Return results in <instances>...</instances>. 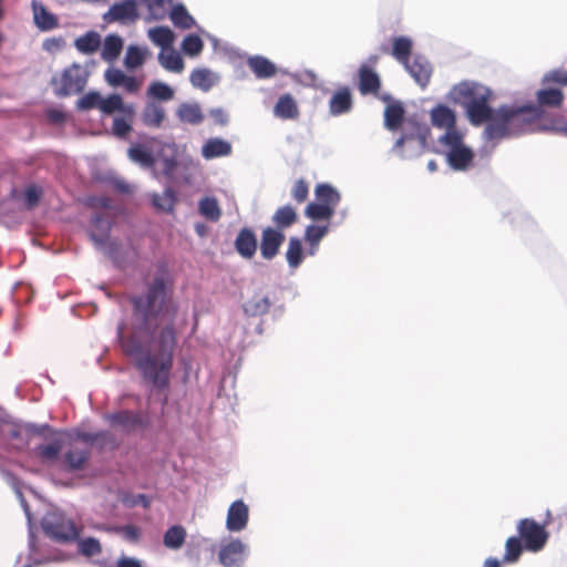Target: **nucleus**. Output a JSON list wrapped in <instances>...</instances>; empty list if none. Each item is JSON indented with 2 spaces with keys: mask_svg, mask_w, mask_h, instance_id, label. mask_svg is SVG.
Instances as JSON below:
<instances>
[{
  "mask_svg": "<svg viewBox=\"0 0 567 567\" xmlns=\"http://www.w3.org/2000/svg\"><path fill=\"white\" fill-rule=\"evenodd\" d=\"M358 89L362 95L372 94L378 96L381 89L379 74L367 65H362L358 72Z\"/></svg>",
  "mask_w": 567,
  "mask_h": 567,
  "instance_id": "f3484780",
  "label": "nucleus"
},
{
  "mask_svg": "<svg viewBox=\"0 0 567 567\" xmlns=\"http://www.w3.org/2000/svg\"><path fill=\"white\" fill-rule=\"evenodd\" d=\"M517 530L519 538L524 542L525 549L532 553L540 551L549 537L545 527L530 518L520 519L517 524Z\"/></svg>",
  "mask_w": 567,
  "mask_h": 567,
  "instance_id": "0eeeda50",
  "label": "nucleus"
},
{
  "mask_svg": "<svg viewBox=\"0 0 567 567\" xmlns=\"http://www.w3.org/2000/svg\"><path fill=\"white\" fill-rule=\"evenodd\" d=\"M272 223L276 227L282 231L286 228L291 227L298 220V214L291 205H285L279 207L272 215Z\"/></svg>",
  "mask_w": 567,
  "mask_h": 567,
  "instance_id": "a878e982",
  "label": "nucleus"
},
{
  "mask_svg": "<svg viewBox=\"0 0 567 567\" xmlns=\"http://www.w3.org/2000/svg\"><path fill=\"white\" fill-rule=\"evenodd\" d=\"M412 51V41L406 37H398L393 39L392 55L402 64H406L410 60Z\"/></svg>",
  "mask_w": 567,
  "mask_h": 567,
  "instance_id": "4c0bfd02",
  "label": "nucleus"
},
{
  "mask_svg": "<svg viewBox=\"0 0 567 567\" xmlns=\"http://www.w3.org/2000/svg\"><path fill=\"white\" fill-rule=\"evenodd\" d=\"M141 121L148 128H161L167 121L165 106L154 100H148L142 109Z\"/></svg>",
  "mask_w": 567,
  "mask_h": 567,
  "instance_id": "9d476101",
  "label": "nucleus"
},
{
  "mask_svg": "<svg viewBox=\"0 0 567 567\" xmlns=\"http://www.w3.org/2000/svg\"><path fill=\"white\" fill-rule=\"evenodd\" d=\"M271 307V301L266 296L255 295L244 305V312L249 317L266 315Z\"/></svg>",
  "mask_w": 567,
  "mask_h": 567,
  "instance_id": "c756f323",
  "label": "nucleus"
},
{
  "mask_svg": "<svg viewBox=\"0 0 567 567\" xmlns=\"http://www.w3.org/2000/svg\"><path fill=\"white\" fill-rule=\"evenodd\" d=\"M148 51L146 49L131 45L126 51L124 64L127 69H136L144 63Z\"/></svg>",
  "mask_w": 567,
  "mask_h": 567,
  "instance_id": "09e8293b",
  "label": "nucleus"
},
{
  "mask_svg": "<svg viewBox=\"0 0 567 567\" xmlns=\"http://www.w3.org/2000/svg\"><path fill=\"white\" fill-rule=\"evenodd\" d=\"M203 48L204 43L197 34L186 35L182 43L183 51L190 56L198 55L203 51Z\"/></svg>",
  "mask_w": 567,
  "mask_h": 567,
  "instance_id": "603ef678",
  "label": "nucleus"
},
{
  "mask_svg": "<svg viewBox=\"0 0 567 567\" xmlns=\"http://www.w3.org/2000/svg\"><path fill=\"white\" fill-rule=\"evenodd\" d=\"M148 38L163 50L171 48L175 39L173 31L167 27L150 29Z\"/></svg>",
  "mask_w": 567,
  "mask_h": 567,
  "instance_id": "e433bc0d",
  "label": "nucleus"
},
{
  "mask_svg": "<svg viewBox=\"0 0 567 567\" xmlns=\"http://www.w3.org/2000/svg\"><path fill=\"white\" fill-rule=\"evenodd\" d=\"M45 432L54 434L55 436L60 435V433H61L59 431L53 430L50 425H42L40 427H37V431H35V433L39 434V435H44Z\"/></svg>",
  "mask_w": 567,
  "mask_h": 567,
  "instance_id": "69168bd1",
  "label": "nucleus"
},
{
  "mask_svg": "<svg viewBox=\"0 0 567 567\" xmlns=\"http://www.w3.org/2000/svg\"><path fill=\"white\" fill-rule=\"evenodd\" d=\"M309 195V184L306 179L300 178L295 182L291 188V197L297 204H302Z\"/></svg>",
  "mask_w": 567,
  "mask_h": 567,
  "instance_id": "6e6d98bb",
  "label": "nucleus"
},
{
  "mask_svg": "<svg viewBox=\"0 0 567 567\" xmlns=\"http://www.w3.org/2000/svg\"><path fill=\"white\" fill-rule=\"evenodd\" d=\"M414 132H403L402 135L395 141L394 148L401 150L405 142L417 138L421 144L426 142L429 136V128L422 124L413 123Z\"/></svg>",
  "mask_w": 567,
  "mask_h": 567,
  "instance_id": "79ce46f5",
  "label": "nucleus"
},
{
  "mask_svg": "<svg viewBox=\"0 0 567 567\" xmlns=\"http://www.w3.org/2000/svg\"><path fill=\"white\" fill-rule=\"evenodd\" d=\"M33 19L35 25L42 31L55 29L59 25L58 18L35 0L32 1Z\"/></svg>",
  "mask_w": 567,
  "mask_h": 567,
  "instance_id": "4be33fe9",
  "label": "nucleus"
},
{
  "mask_svg": "<svg viewBox=\"0 0 567 567\" xmlns=\"http://www.w3.org/2000/svg\"><path fill=\"white\" fill-rule=\"evenodd\" d=\"M236 251L245 259H251L257 251L258 243L250 228H241L235 239Z\"/></svg>",
  "mask_w": 567,
  "mask_h": 567,
  "instance_id": "a211bd4d",
  "label": "nucleus"
},
{
  "mask_svg": "<svg viewBox=\"0 0 567 567\" xmlns=\"http://www.w3.org/2000/svg\"><path fill=\"white\" fill-rule=\"evenodd\" d=\"M248 516L249 512L247 505L241 499L234 502L229 506L227 513V529L230 532H240L245 529L248 523Z\"/></svg>",
  "mask_w": 567,
  "mask_h": 567,
  "instance_id": "dca6fc26",
  "label": "nucleus"
},
{
  "mask_svg": "<svg viewBox=\"0 0 567 567\" xmlns=\"http://www.w3.org/2000/svg\"><path fill=\"white\" fill-rule=\"evenodd\" d=\"M210 115L221 124L226 122L224 111L220 109L212 110Z\"/></svg>",
  "mask_w": 567,
  "mask_h": 567,
  "instance_id": "338daca9",
  "label": "nucleus"
},
{
  "mask_svg": "<svg viewBox=\"0 0 567 567\" xmlns=\"http://www.w3.org/2000/svg\"><path fill=\"white\" fill-rule=\"evenodd\" d=\"M123 49V41L116 34H110L104 39L102 48V59L112 62L118 58Z\"/></svg>",
  "mask_w": 567,
  "mask_h": 567,
  "instance_id": "473e14b6",
  "label": "nucleus"
},
{
  "mask_svg": "<svg viewBox=\"0 0 567 567\" xmlns=\"http://www.w3.org/2000/svg\"><path fill=\"white\" fill-rule=\"evenodd\" d=\"M247 64L258 79H269L277 73L276 65L270 60L261 55L250 56Z\"/></svg>",
  "mask_w": 567,
  "mask_h": 567,
  "instance_id": "5701e85b",
  "label": "nucleus"
},
{
  "mask_svg": "<svg viewBox=\"0 0 567 567\" xmlns=\"http://www.w3.org/2000/svg\"><path fill=\"white\" fill-rule=\"evenodd\" d=\"M112 223L113 220L109 212L95 214L91 220L89 236L99 249L103 250L111 258H115L118 244L110 237Z\"/></svg>",
  "mask_w": 567,
  "mask_h": 567,
  "instance_id": "39448f33",
  "label": "nucleus"
},
{
  "mask_svg": "<svg viewBox=\"0 0 567 567\" xmlns=\"http://www.w3.org/2000/svg\"><path fill=\"white\" fill-rule=\"evenodd\" d=\"M404 66L419 85L422 87L427 85L432 74V68L426 59L416 55L411 62L409 60Z\"/></svg>",
  "mask_w": 567,
  "mask_h": 567,
  "instance_id": "aec40b11",
  "label": "nucleus"
},
{
  "mask_svg": "<svg viewBox=\"0 0 567 567\" xmlns=\"http://www.w3.org/2000/svg\"><path fill=\"white\" fill-rule=\"evenodd\" d=\"M246 546L239 539L223 544L219 549V561L225 567H240L245 559Z\"/></svg>",
  "mask_w": 567,
  "mask_h": 567,
  "instance_id": "9b49d317",
  "label": "nucleus"
},
{
  "mask_svg": "<svg viewBox=\"0 0 567 567\" xmlns=\"http://www.w3.org/2000/svg\"><path fill=\"white\" fill-rule=\"evenodd\" d=\"M121 532L123 534V536L127 539V540H131V542H136L138 540L140 536H141V530L138 527L134 526V525H125V526H122L121 527Z\"/></svg>",
  "mask_w": 567,
  "mask_h": 567,
  "instance_id": "680f3d73",
  "label": "nucleus"
},
{
  "mask_svg": "<svg viewBox=\"0 0 567 567\" xmlns=\"http://www.w3.org/2000/svg\"><path fill=\"white\" fill-rule=\"evenodd\" d=\"M286 236L279 229H275L274 227H266L261 233V241H260V254L261 257L266 260L274 259L285 243Z\"/></svg>",
  "mask_w": 567,
  "mask_h": 567,
  "instance_id": "1a4fd4ad",
  "label": "nucleus"
},
{
  "mask_svg": "<svg viewBox=\"0 0 567 567\" xmlns=\"http://www.w3.org/2000/svg\"><path fill=\"white\" fill-rule=\"evenodd\" d=\"M329 226L309 225L305 231V239L310 245V255H315L321 239L328 234Z\"/></svg>",
  "mask_w": 567,
  "mask_h": 567,
  "instance_id": "c9c22d12",
  "label": "nucleus"
},
{
  "mask_svg": "<svg viewBox=\"0 0 567 567\" xmlns=\"http://www.w3.org/2000/svg\"><path fill=\"white\" fill-rule=\"evenodd\" d=\"M564 94L559 89H543L537 92V101L540 106H559Z\"/></svg>",
  "mask_w": 567,
  "mask_h": 567,
  "instance_id": "37998d69",
  "label": "nucleus"
},
{
  "mask_svg": "<svg viewBox=\"0 0 567 567\" xmlns=\"http://www.w3.org/2000/svg\"><path fill=\"white\" fill-rule=\"evenodd\" d=\"M159 63L168 71L181 72L184 68L183 59L173 49L163 50L158 54Z\"/></svg>",
  "mask_w": 567,
  "mask_h": 567,
  "instance_id": "c03bdc74",
  "label": "nucleus"
},
{
  "mask_svg": "<svg viewBox=\"0 0 567 567\" xmlns=\"http://www.w3.org/2000/svg\"><path fill=\"white\" fill-rule=\"evenodd\" d=\"M190 83L195 87H199V89L205 90V91L209 90L210 86L213 85V81H212V78H210V72L205 70V69L194 70L190 73Z\"/></svg>",
  "mask_w": 567,
  "mask_h": 567,
  "instance_id": "864d4df0",
  "label": "nucleus"
},
{
  "mask_svg": "<svg viewBox=\"0 0 567 567\" xmlns=\"http://www.w3.org/2000/svg\"><path fill=\"white\" fill-rule=\"evenodd\" d=\"M127 155L131 161L137 163L142 167L152 168L155 159L152 152L144 145L136 144L128 148Z\"/></svg>",
  "mask_w": 567,
  "mask_h": 567,
  "instance_id": "72a5a7b5",
  "label": "nucleus"
},
{
  "mask_svg": "<svg viewBox=\"0 0 567 567\" xmlns=\"http://www.w3.org/2000/svg\"><path fill=\"white\" fill-rule=\"evenodd\" d=\"M484 567H501V560L495 557H488L484 561Z\"/></svg>",
  "mask_w": 567,
  "mask_h": 567,
  "instance_id": "774afa93",
  "label": "nucleus"
},
{
  "mask_svg": "<svg viewBox=\"0 0 567 567\" xmlns=\"http://www.w3.org/2000/svg\"><path fill=\"white\" fill-rule=\"evenodd\" d=\"M42 529L51 539L62 544L79 540L81 533L71 518L59 512H50L43 517Z\"/></svg>",
  "mask_w": 567,
  "mask_h": 567,
  "instance_id": "20e7f679",
  "label": "nucleus"
},
{
  "mask_svg": "<svg viewBox=\"0 0 567 567\" xmlns=\"http://www.w3.org/2000/svg\"><path fill=\"white\" fill-rule=\"evenodd\" d=\"M491 90L473 81H463V107L474 126L485 124L482 138L485 145L480 150L481 161H486L495 146L503 140L520 135L526 126L542 117V110L535 104H488Z\"/></svg>",
  "mask_w": 567,
  "mask_h": 567,
  "instance_id": "f03ea898",
  "label": "nucleus"
},
{
  "mask_svg": "<svg viewBox=\"0 0 567 567\" xmlns=\"http://www.w3.org/2000/svg\"><path fill=\"white\" fill-rule=\"evenodd\" d=\"M382 101L389 104L384 109V126L391 132L398 131L404 121L405 110L401 102L392 101L390 95H383L380 97Z\"/></svg>",
  "mask_w": 567,
  "mask_h": 567,
  "instance_id": "4468645a",
  "label": "nucleus"
},
{
  "mask_svg": "<svg viewBox=\"0 0 567 567\" xmlns=\"http://www.w3.org/2000/svg\"><path fill=\"white\" fill-rule=\"evenodd\" d=\"M152 203L157 209H161L163 212H172L176 203V197L173 188L167 187L162 195L154 194Z\"/></svg>",
  "mask_w": 567,
  "mask_h": 567,
  "instance_id": "de8ad7c7",
  "label": "nucleus"
},
{
  "mask_svg": "<svg viewBox=\"0 0 567 567\" xmlns=\"http://www.w3.org/2000/svg\"><path fill=\"white\" fill-rule=\"evenodd\" d=\"M163 168L162 173L164 176L172 178L176 168H177V161L175 157H164L162 159Z\"/></svg>",
  "mask_w": 567,
  "mask_h": 567,
  "instance_id": "052dcab7",
  "label": "nucleus"
},
{
  "mask_svg": "<svg viewBox=\"0 0 567 567\" xmlns=\"http://www.w3.org/2000/svg\"><path fill=\"white\" fill-rule=\"evenodd\" d=\"M105 420L110 423L111 426L122 429L126 432L134 431L135 429L142 427L145 424L140 412H133L128 410L106 414Z\"/></svg>",
  "mask_w": 567,
  "mask_h": 567,
  "instance_id": "f8f14e48",
  "label": "nucleus"
},
{
  "mask_svg": "<svg viewBox=\"0 0 567 567\" xmlns=\"http://www.w3.org/2000/svg\"><path fill=\"white\" fill-rule=\"evenodd\" d=\"M109 14L115 21H134L137 19L136 2L134 0H125L111 7Z\"/></svg>",
  "mask_w": 567,
  "mask_h": 567,
  "instance_id": "393cba45",
  "label": "nucleus"
},
{
  "mask_svg": "<svg viewBox=\"0 0 567 567\" xmlns=\"http://www.w3.org/2000/svg\"><path fill=\"white\" fill-rule=\"evenodd\" d=\"M315 195L317 202L328 205L333 210L340 202L339 192L329 184H318L315 188Z\"/></svg>",
  "mask_w": 567,
  "mask_h": 567,
  "instance_id": "c85d7f7f",
  "label": "nucleus"
},
{
  "mask_svg": "<svg viewBox=\"0 0 567 567\" xmlns=\"http://www.w3.org/2000/svg\"><path fill=\"white\" fill-rule=\"evenodd\" d=\"M110 436V434L105 431H101V432H95V433H92V432H83V431H78L75 432V439L85 443V444H93L95 443L96 441H100V440H105Z\"/></svg>",
  "mask_w": 567,
  "mask_h": 567,
  "instance_id": "13d9d810",
  "label": "nucleus"
},
{
  "mask_svg": "<svg viewBox=\"0 0 567 567\" xmlns=\"http://www.w3.org/2000/svg\"><path fill=\"white\" fill-rule=\"evenodd\" d=\"M305 215L315 220H327L329 221L334 215V210L319 202L309 203L305 209Z\"/></svg>",
  "mask_w": 567,
  "mask_h": 567,
  "instance_id": "58836bf2",
  "label": "nucleus"
},
{
  "mask_svg": "<svg viewBox=\"0 0 567 567\" xmlns=\"http://www.w3.org/2000/svg\"><path fill=\"white\" fill-rule=\"evenodd\" d=\"M525 547L522 544V539L519 537L512 536L507 538L505 543V555L503 561L508 564L516 563L519 559Z\"/></svg>",
  "mask_w": 567,
  "mask_h": 567,
  "instance_id": "a18cd8bd",
  "label": "nucleus"
},
{
  "mask_svg": "<svg viewBox=\"0 0 567 567\" xmlns=\"http://www.w3.org/2000/svg\"><path fill=\"white\" fill-rule=\"evenodd\" d=\"M431 123L445 133L437 138V154L444 155L454 171H461V132L456 128V113L444 104L435 105L430 112Z\"/></svg>",
  "mask_w": 567,
  "mask_h": 567,
  "instance_id": "7ed1b4c3",
  "label": "nucleus"
},
{
  "mask_svg": "<svg viewBox=\"0 0 567 567\" xmlns=\"http://www.w3.org/2000/svg\"><path fill=\"white\" fill-rule=\"evenodd\" d=\"M353 105L352 94L349 87L338 89L329 101V111L333 116L348 113Z\"/></svg>",
  "mask_w": 567,
  "mask_h": 567,
  "instance_id": "412c9836",
  "label": "nucleus"
},
{
  "mask_svg": "<svg viewBox=\"0 0 567 567\" xmlns=\"http://www.w3.org/2000/svg\"><path fill=\"white\" fill-rule=\"evenodd\" d=\"M133 105L132 103L125 104L121 95L111 94L105 99L102 97L100 111L104 114H113L115 112L127 113L130 116L132 115Z\"/></svg>",
  "mask_w": 567,
  "mask_h": 567,
  "instance_id": "bb28decb",
  "label": "nucleus"
},
{
  "mask_svg": "<svg viewBox=\"0 0 567 567\" xmlns=\"http://www.w3.org/2000/svg\"><path fill=\"white\" fill-rule=\"evenodd\" d=\"M176 116L184 124L198 125L204 121V114L196 103H182L176 110Z\"/></svg>",
  "mask_w": 567,
  "mask_h": 567,
  "instance_id": "b1692460",
  "label": "nucleus"
},
{
  "mask_svg": "<svg viewBox=\"0 0 567 567\" xmlns=\"http://www.w3.org/2000/svg\"><path fill=\"white\" fill-rule=\"evenodd\" d=\"M42 195H43V190L40 186H38L35 184L29 185L24 190L25 205L29 208L35 207L39 204Z\"/></svg>",
  "mask_w": 567,
  "mask_h": 567,
  "instance_id": "4d7b16f0",
  "label": "nucleus"
},
{
  "mask_svg": "<svg viewBox=\"0 0 567 567\" xmlns=\"http://www.w3.org/2000/svg\"><path fill=\"white\" fill-rule=\"evenodd\" d=\"M147 96L150 100L158 102H167L174 97V90L166 83L155 81L152 82L147 89Z\"/></svg>",
  "mask_w": 567,
  "mask_h": 567,
  "instance_id": "a19ab883",
  "label": "nucleus"
},
{
  "mask_svg": "<svg viewBox=\"0 0 567 567\" xmlns=\"http://www.w3.org/2000/svg\"><path fill=\"white\" fill-rule=\"evenodd\" d=\"M79 551L83 556L93 557L101 554L102 546L96 538L87 537L79 540Z\"/></svg>",
  "mask_w": 567,
  "mask_h": 567,
  "instance_id": "5fc2aeb1",
  "label": "nucleus"
},
{
  "mask_svg": "<svg viewBox=\"0 0 567 567\" xmlns=\"http://www.w3.org/2000/svg\"><path fill=\"white\" fill-rule=\"evenodd\" d=\"M173 23L182 29H190L195 21L183 6L175 7L171 12Z\"/></svg>",
  "mask_w": 567,
  "mask_h": 567,
  "instance_id": "8fccbe9b",
  "label": "nucleus"
},
{
  "mask_svg": "<svg viewBox=\"0 0 567 567\" xmlns=\"http://www.w3.org/2000/svg\"><path fill=\"white\" fill-rule=\"evenodd\" d=\"M475 156L474 152L463 144V172L472 165Z\"/></svg>",
  "mask_w": 567,
  "mask_h": 567,
  "instance_id": "e2e57ef3",
  "label": "nucleus"
},
{
  "mask_svg": "<svg viewBox=\"0 0 567 567\" xmlns=\"http://www.w3.org/2000/svg\"><path fill=\"white\" fill-rule=\"evenodd\" d=\"M274 115L284 121L298 120L300 110L296 99L290 93L280 95L274 106Z\"/></svg>",
  "mask_w": 567,
  "mask_h": 567,
  "instance_id": "6ab92c4d",
  "label": "nucleus"
},
{
  "mask_svg": "<svg viewBox=\"0 0 567 567\" xmlns=\"http://www.w3.org/2000/svg\"><path fill=\"white\" fill-rule=\"evenodd\" d=\"M198 213L209 221H218L221 217V208L215 197H203L198 202Z\"/></svg>",
  "mask_w": 567,
  "mask_h": 567,
  "instance_id": "2f4dec72",
  "label": "nucleus"
},
{
  "mask_svg": "<svg viewBox=\"0 0 567 567\" xmlns=\"http://www.w3.org/2000/svg\"><path fill=\"white\" fill-rule=\"evenodd\" d=\"M169 284L167 267L161 265L146 293L131 298V322L117 328L123 353L159 389L168 385L177 346V306L167 293Z\"/></svg>",
  "mask_w": 567,
  "mask_h": 567,
  "instance_id": "f257e3e1",
  "label": "nucleus"
},
{
  "mask_svg": "<svg viewBox=\"0 0 567 567\" xmlns=\"http://www.w3.org/2000/svg\"><path fill=\"white\" fill-rule=\"evenodd\" d=\"M102 102V95L99 92L91 91L84 94L78 102L76 107L80 111H87L92 109L100 110V105Z\"/></svg>",
  "mask_w": 567,
  "mask_h": 567,
  "instance_id": "3c124183",
  "label": "nucleus"
},
{
  "mask_svg": "<svg viewBox=\"0 0 567 567\" xmlns=\"http://www.w3.org/2000/svg\"><path fill=\"white\" fill-rule=\"evenodd\" d=\"M186 538V530L181 525L169 527L164 534L163 543L167 548L178 549L181 548Z\"/></svg>",
  "mask_w": 567,
  "mask_h": 567,
  "instance_id": "ea45409f",
  "label": "nucleus"
},
{
  "mask_svg": "<svg viewBox=\"0 0 567 567\" xmlns=\"http://www.w3.org/2000/svg\"><path fill=\"white\" fill-rule=\"evenodd\" d=\"M116 567H142L140 561L134 558L122 557L117 560Z\"/></svg>",
  "mask_w": 567,
  "mask_h": 567,
  "instance_id": "0e129e2a",
  "label": "nucleus"
},
{
  "mask_svg": "<svg viewBox=\"0 0 567 567\" xmlns=\"http://www.w3.org/2000/svg\"><path fill=\"white\" fill-rule=\"evenodd\" d=\"M68 449L62 455L63 468L68 472H76L85 468L90 456L91 450L89 446H80L75 442L66 440Z\"/></svg>",
  "mask_w": 567,
  "mask_h": 567,
  "instance_id": "6e6552de",
  "label": "nucleus"
},
{
  "mask_svg": "<svg viewBox=\"0 0 567 567\" xmlns=\"http://www.w3.org/2000/svg\"><path fill=\"white\" fill-rule=\"evenodd\" d=\"M105 80L111 86H123L124 90L131 94L137 93L142 86V80L126 75L122 70L115 68L106 70Z\"/></svg>",
  "mask_w": 567,
  "mask_h": 567,
  "instance_id": "2eb2a0df",
  "label": "nucleus"
},
{
  "mask_svg": "<svg viewBox=\"0 0 567 567\" xmlns=\"http://www.w3.org/2000/svg\"><path fill=\"white\" fill-rule=\"evenodd\" d=\"M69 434L60 433L48 444H40L34 449V454L43 463H54L59 460L62 449L66 445Z\"/></svg>",
  "mask_w": 567,
  "mask_h": 567,
  "instance_id": "ddd939ff",
  "label": "nucleus"
},
{
  "mask_svg": "<svg viewBox=\"0 0 567 567\" xmlns=\"http://www.w3.org/2000/svg\"><path fill=\"white\" fill-rule=\"evenodd\" d=\"M231 153V145L220 138L208 140L202 148V155L207 158L227 156Z\"/></svg>",
  "mask_w": 567,
  "mask_h": 567,
  "instance_id": "cd10ccee",
  "label": "nucleus"
},
{
  "mask_svg": "<svg viewBox=\"0 0 567 567\" xmlns=\"http://www.w3.org/2000/svg\"><path fill=\"white\" fill-rule=\"evenodd\" d=\"M87 82V73L80 64L66 68L60 76L52 79V85L58 96H69L82 92Z\"/></svg>",
  "mask_w": 567,
  "mask_h": 567,
  "instance_id": "423d86ee",
  "label": "nucleus"
},
{
  "mask_svg": "<svg viewBox=\"0 0 567 567\" xmlns=\"http://www.w3.org/2000/svg\"><path fill=\"white\" fill-rule=\"evenodd\" d=\"M287 262L291 268H298L303 259L302 245L299 238L291 237L289 239L286 252Z\"/></svg>",
  "mask_w": 567,
  "mask_h": 567,
  "instance_id": "49530a36",
  "label": "nucleus"
},
{
  "mask_svg": "<svg viewBox=\"0 0 567 567\" xmlns=\"http://www.w3.org/2000/svg\"><path fill=\"white\" fill-rule=\"evenodd\" d=\"M543 82H555L561 85H567V71L563 69L551 70L543 76Z\"/></svg>",
  "mask_w": 567,
  "mask_h": 567,
  "instance_id": "bf43d9fd",
  "label": "nucleus"
},
{
  "mask_svg": "<svg viewBox=\"0 0 567 567\" xmlns=\"http://www.w3.org/2000/svg\"><path fill=\"white\" fill-rule=\"evenodd\" d=\"M101 45V35L95 31H89L74 41L75 49L83 54H92Z\"/></svg>",
  "mask_w": 567,
  "mask_h": 567,
  "instance_id": "7c9ffc66",
  "label": "nucleus"
},
{
  "mask_svg": "<svg viewBox=\"0 0 567 567\" xmlns=\"http://www.w3.org/2000/svg\"><path fill=\"white\" fill-rule=\"evenodd\" d=\"M135 106H132V115L127 113H121L122 116H117L113 120L112 132L120 138H125L132 132V123L135 117Z\"/></svg>",
  "mask_w": 567,
  "mask_h": 567,
  "instance_id": "f704fd0d",
  "label": "nucleus"
}]
</instances>
